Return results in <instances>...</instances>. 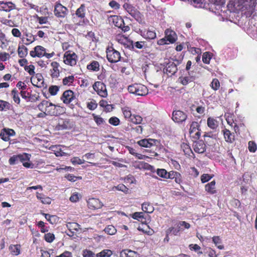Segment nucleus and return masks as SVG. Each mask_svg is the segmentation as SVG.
<instances>
[{"mask_svg": "<svg viewBox=\"0 0 257 257\" xmlns=\"http://www.w3.org/2000/svg\"><path fill=\"white\" fill-rule=\"evenodd\" d=\"M143 118L142 116L138 114H133L132 118L130 120V122L136 124H141Z\"/></svg>", "mask_w": 257, "mask_h": 257, "instance_id": "obj_41", "label": "nucleus"}, {"mask_svg": "<svg viewBox=\"0 0 257 257\" xmlns=\"http://www.w3.org/2000/svg\"><path fill=\"white\" fill-rule=\"evenodd\" d=\"M114 188L118 191H121L125 194L128 193V189L123 184H119L117 186L113 187V189Z\"/></svg>", "mask_w": 257, "mask_h": 257, "instance_id": "obj_55", "label": "nucleus"}, {"mask_svg": "<svg viewBox=\"0 0 257 257\" xmlns=\"http://www.w3.org/2000/svg\"><path fill=\"white\" fill-rule=\"evenodd\" d=\"M224 116L227 123L230 125H232L233 123V115L229 113H227L225 114Z\"/></svg>", "mask_w": 257, "mask_h": 257, "instance_id": "obj_60", "label": "nucleus"}, {"mask_svg": "<svg viewBox=\"0 0 257 257\" xmlns=\"http://www.w3.org/2000/svg\"><path fill=\"white\" fill-rule=\"evenodd\" d=\"M87 205L90 209H97L101 208L103 203L98 199L92 198L88 200Z\"/></svg>", "mask_w": 257, "mask_h": 257, "instance_id": "obj_16", "label": "nucleus"}, {"mask_svg": "<svg viewBox=\"0 0 257 257\" xmlns=\"http://www.w3.org/2000/svg\"><path fill=\"white\" fill-rule=\"evenodd\" d=\"M207 126L212 130H215L218 126V121L214 117H209L207 121Z\"/></svg>", "mask_w": 257, "mask_h": 257, "instance_id": "obj_28", "label": "nucleus"}, {"mask_svg": "<svg viewBox=\"0 0 257 257\" xmlns=\"http://www.w3.org/2000/svg\"><path fill=\"white\" fill-rule=\"evenodd\" d=\"M142 209L144 212L148 213H151L154 210L153 206L149 203H144L142 205Z\"/></svg>", "mask_w": 257, "mask_h": 257, "instance_id": "obj_37", "label": "nucleus"}, {"mask_svg": "<svg viewBox=\"0 0 257 257\" xmlns=\"http://www.w3.org/2000/svg\"><path fill=\"white\" fill-rule=\"evenodd\" d=\"M54 104L47 100H43L38 105V109L42 112H47L48 114L54 115L55 111L49 110L50 107H54Z\"/></svg>", "mask_w": 257, "mask_h": 257, "instance_id": "obj_7", "label": "nucleus"}, {"mask_svg": "<svg viewBox=\"0 0 257 257\" xmlns=\"http://www.w3.org/2000/svg\"><path fill=\"white\" fill-rule=\"evenodd\" d=\"M71 162L73 165H76V164L81 165V164H83L85 162V160L80 159L78 157H73L71 159Z\"/></svg>", "mask_w": 257, "mask_h": 257, "instance_id": "obj_64", "label": "nucleus"}, {"mask_svg": "<svg viewBox=\"0 0 257 257\" xmlns=\"http://www.w3.org/2000/svg\"><path fill=\"white\" fill-rule=\"evenodd\" d=\"M209 3L210 9L216 14H219V11H221L222 8L224 7V0H209Z\"/></svg>", "mask_w": 257, "mask_h": 257, "instance_id": "obj_6", "label": "nucleus"}, {"mask_svg": "<svg viewBox=\"0 0 257 257\" xmlns=\"http://www.w3.org/2000/svg\"><path fill=\"white\" fill-rule=\"evenodd\" d=\"M106 56L107 60L111 63H116L119 61L120 55L118 51L115 50L112 47H108L106 49Z\"/></svg>", "mask_w": 257, "mask_h": 257, "instance_id": "obj_4", "label": "nucleus"}, {"mask_svg": "<svg viewBox=\"0 0 257 257\" xmlns=\"http://www.w3.org/2000/svg\"><path fill=\"white\" fill-rule=\"evenodd\" d=\"M248 148L250 152L254 153L257 149L256 144L253 141H249L248 143Z\"/></svg>", "mask_w": 257, "mask_h": 257, "instance_id": "obj_59", "label": "nucleus"}, {"mask_svg": "<svg viewBox=\"0 0 257 257\" xmlns=\"http://www.w3.org/2000/svg\"><path fill=\"white\" fill-rule=\"evenodd\" d=\"M211 59V54L206 52L203 53L202 55V61L204 63L209 64Z\"/></svg>", "mask_w": 257, "mask_h": 257, "instance_id": "obj_47", "label": "nucleus"}, {"mask_svg": "<svg viewBox=\"0 0 257 257\" xmlns=\"http://www.w3.org/2000/svg\"><path fill=\"white\" fill-rule=\"evenodd\" d=\"M45 215V218L50 222L51 224H54L56 222L57 217L55 215H50L48 214H43Z\"/></svg>", "mask_w": 257, "mask_h": 257, "instance_id": "obj_52", "label": "nucleus"}, {"mask_svg": "<svg viewBox=\"0 0 257 257\" xmlns=\"http://www.w3.org/2000/svg\"><path fill=\"white\" fill-rule=\"evenodd\" d=\"M157 174L160 177L165 179H172L174 178L173 175L174 172H168L165 169H158L157 170Z\"/></svg>", "mask_w": 257, "mask_h": 257, "instance_id": "obj_23", "label": "nucleus"}, {"mask_svg": "<svg viewBox=\"0 0 257 257\" xmlns=\"http://www.w3.org/2000/svg\"><path fill=\"white\" fill-rule=\"evenodd\" d=\"M30 55L32 57L45 56L47 58H50L54 56V53H47L46 52L45 48L41 46H37L34 48V50L30 51Z\"/></svg>", "mask_w": 257, "mask_h": 257, "instance_id": "obj_2", "label": "nucleus"}, {"mask_svg": "<svg viewBox=\"0 0 257 257\" xmlns=\"http://www.w3.org/2000/svg\"><path fill=\"white\" fill-rule=\"evenodd\" d=\"M133 166L135 168L140 170H149L151 168L150 165L143 161H136L133 163Z\"/></svg>", "mask_w": 257, "mask_h": 257, "instance_id": "obj_24", "label": "nucleus"}, {"mask_svg": "<svg viewBox=\"0 0 257 257\" xmlns=\"http://www.w3.org/2000/svg\"><path fill=\"white\" fill-rule=\"evenodd\" d=\"M177 227L180 230H183L184 229H188L190 228V224L185 221H180L177 225Z\"/></svg>", "mask_w": 257, "mask_h": 257, "instance_id": "obj_53", "label": "nucleus"}, {"mask_svg": "<svg viewBox=\"0 0 257 257\" xmlns=\"http://www.w3.org/2000/svg\"><path fill=\"white\" fill-rule=\"evenodd\" d=\"M93 89L97 94L102 97H106L107 95L106 86L101 82L97 81L93 85Z\"/></svg>", "mask_w": 257, "mask_h": 257, "instance_id": "obj_5", "label": "nucleus"}, {"mask_svg": "<svg viewBox=\"0 0 257 257\" xmlns=\"http://www.w3.org/2000/svg\"><path fill=\"white\" fill-rule=\"evenodd\" d=\"M122 111L124 118L130 121L133 115L132 113L131 108L125 106L122 108Z\"/></svg>", "mask_w": 257, "mask_h": 257, "instance_id": "obj_32", "label": "nucleus"}, {"mask_svg": "<svg viewBox=\"0 0 257 257\" xmlns=\"http://www.w3.org/2000/svg\"><path fill=\"white\" fill-rule=\"evenodd\" d=\"M224 139L228 143L231 144L235 141V136L233 133H231L229 130L224 128L222 130Z\"/></svg>", "mask_w": 257, "mask_h": 257, "instance_id": "obj_18", "label": "nucleus"}, {"mask_svg": "<svg viewBox=\"0 0 257 257\" xmlns=\"http://www.w3.org/2000/svg\"><path fill=\"white\" fill-rule=\"evenodd\" d=\"M210 85L212 89L216 91L220 87V82L217 79L214 78L212 80Z\"/></svg>", "mask_w": 257, "mask_h": 257, "instance_id": "obj_46", "label": "nucleus"}, {"mask_svg": "<svg viewBox=\"0 0 257 257\" xmlns=\"http://www.w3.org/2000/svg\"><path fill=\"white\" fill-rule=\"evenodd\" d=\"M187 118V115L180 110L174 111L172 113L173 120L177 123L184 121Z\"/></svg>", "mask_w": 257, "mask_h": 257, "instance_id": "obj_11", "label": "nucleus"}, {"mask_svg": "<svg viewBox=\"0 0 257 257\" xmlns=\"http://www.w3.org/2000/svg\"><path fill=\"white\" fill-rule=\"evenodd\" d=\"M165 37L169 43H174L177 40L176 33L172 30L167 29L165 31Z\"/></svg>", "mask_w": 257, "mask_h": 257, "instance_id": "obj_19", "label": "nucleus"}, {"mask_svg": "<svg viewBox=\"0 0 257 257\" xmlns=\"http://www.w3.org/2000/svg\"><path fill=\"white\" fill-rule=\"evenodd\" d=\"M51 65L52 68L51 69V76L52 77H58L59 76V64L56 62H53Z\"/></svg>", "mask_w": 257, "mask_h": 257, "instance_id": "obj_27", "label": "nucleus"}, {"mask_svg": "<svg viewBox=\"0 0 257 257\" xmlns=\"http://www.w3.org/2000/svg\"><path fill=\"white\" fill-rule=\"evenodd\" d=\"M16 9L15 5L12 2H0V11L10 12Z\"/></svg>", "mask_w": 257, "mask_h": 257, "instance_id": "obj_22", "label": "nucleus"}, {"mask_svg": "<svg viewBox=\"0 0 257 257\" xmlns=\"http://www.w3.org/2000/svg\"><path fill=\"white\" fill-rule=\"evenodd\" d=\"M238 3L243 5L247 9H257V0H237Z\"/></svg>", "mask_w": 257, "mask_h": 257, "instance_id": "obj_14", "label": "nucleus"}, {"mask_svg": "<svg viewBox=\"0 0 257 257\" xmlns=\"http://www.w3.org/2000/svg\"><path fill=\"white\" fill-rule=\"evenodd\" d=\"M200 125L199 123L196 121H193L190 124L189 134L192 138L197 140L201 135L200 130H199Z\"/></svg>", "mask_w": 257, "mask_h": 257, "instance_id": "obj_8", "label": "nucleus"}, {"mask_svg": "<svg viewBox=\"0 0 257 257\" xmlns=\"http://www.w3.org/2000/svg\"><path fill=\"white\" fill-rule=\"evenodd\" d=\"M74 93L72 90H68L65 91L63 92L62 96L61 97V99L65 104H68L70 103L74 99Z\"/></svg>", "mask_w": 257, "mask_h": 257, "instance_id": "obj_17", "label": "nucleus"}, {"mask_svg": "<svg viewBox=\"0 0 257 257\" xmlns=\"http://www.w3.org/2000/svg\"><path fill=\"white\" fill-rule=\"evenodd\" d=\"M105 233L109 235H113L116 232V229L113 225L107 226L104 229Z\"/></svg>", "mask_w": 257, "mask_h": 257, "instance_id": "obj_43", "label": "nucleus"}, {"mask_svg": "<svg viewBox=\"0 0 257 257\" xmlns=\"http://www.w3.org/2000/svg\"><path fill=\"white\" fill-rule=\"evenodd\" d=\"M112 254V252L110 249H104L97 253L96 257H110Z\"/></svg>", "mask_w": 257, "mask_h": 257, "instance_id": "obj_42", "label": "nucleus"}, {"mask_svg": "<svg viewBox=\"0 0 257 257\" xmlns=\"http://www.w3.org/2000/svg\"><path fill=\"white\" fill-rule=\"evenodd\" d=\"M81 195L77 192L73 193L70 197V200L72 202H76L80 198H81Z\"/></svg>", "mask_w": 257, "mask_h": 257, "instance_id": "obj_54", "label": "nucleus"}, {"mask_svg": "<svg viewBox=\"0 0 257 257\" xmlns=\"http://www.w3.org/2000/svg\"><path fill=\"white\" fill-rule=\"evenodd\" d=\"M71 127L70 122L67 119H61L59 121L57 129L59 130L67 129Z\"/></svg>", "mask_w": 257, "mask_h": 257, "instance_id": "obj_29", "label": "nucleus"}, {"mask_svg": "<svg viewBox=\"0 0 257 257\" xmlns=\"http://www.w3.org/2000/svg\"><path fill=\"white\" fill-rule=\"evenodd\" d=\"M140 35L146 39H154L156 37V33L154 30L151 29H139Z\"/></svg>", "mask_w": 257, "mask_h": 257, "instance_id": "obj_15", "label": "nucleus"}, {"mask_svg": "<svg viewBox=\"0 0 257 257\" xmlns=\"http://www.w3.org/2000/svg\"><path fill=\"white\" fill-rule=\"evenodd\" d=\"M97 106V104L94 100L87 102V107L90 110H94Z\"/></svg>", "mask_w": 257, "mask_h": 257, "instance_id": "obj_56", "label": "nucleus"}, {"mask_svg": "<svg viewBox=\"0 0 257 257\" xmlns=\"http://www.w3.org/2000/svg\"><path fill=\"white\" fill-rule=\"evenodd\" d=\"M77 61V56L72 51H67L63 56V62L65 64L70 66H74Z\"/></svg>", "mask_w": 257, "mask_h": 257, "instance_id": "obj_3", "label": "nucleus"}, {"mask_svg": "<svg viewBox=\"0 0 257 257\" xmlns=\"http://www.w3.org/2000/svg\"><path fill=\"white\" fill-rule=\"evenodd\" d=\"M67 9L60 3L55 6L54 14L57 17L64 18L67 14Z\"/></svg>", "mask_w": 257, "mask_h": 257, "instance_id": "obj_10", "label": "nucleus"}, {"mask_svg": "<svg viewBox=\"0 0 257 257\" xmlns=\"http://www.w3.org/2000/svg\"><path fill=\"white\" fill-rule=\"evenodd\" d=\"M44 238L48 242H52L55 239V235L51 233H47L45 234Z\"/></svg>", "mask_w": 257, "mask_h": 257, "instance_id": "obj_62", "label": "nucleus"}, {"mask_svg": "<svg viewBox=\"0 0 257 257\" xmlns=\"http://www.w3.org/2000/svg\"><path fill=\"white\" fill-rule=\"evenodd\" d=\"M74 80V77L73 75H70L68 77H66L63 79V84L64 85H71Z\"/></svg>", "mask_w": 257, "mask_h": 257, "instance_id": "obj_44", "label": "nucleus"}, {"mask_svg": "<svg viewBox=\"0 0 257 257\" xmlns=\"http://www.w3.org/2000/svg\"><path fill=\"white\" fill-rule=\"evenodd\" d=\"M36 197L43 204H49L51 202V199L49 197H46L44 195L38 192L36 193Z\"/></svg>", "mask_w": 257, "mask_h": 257, "instance_id": "obj_33", "label": "nucleus"}, {"mask_svg": "<svg viewBox=\"0 0 257 257\" xmlns=\"http://www.w3.org/2000/svg\"><path fill=\"white\" fill-rule=\"evenodd\" d=\"M16 133L13 129L4 128L2 130L0 133V138L4 141H9L10 137L14 136Z\"/></svg>", "mask_w": 257, "mask_h": 257, "instance_id": "obj_12", "label": "nucleus"}, {"mask_svg": "<svg viewBox=\"0 0 257 257\" xmlns=\"http://www.w3.org/2000/svg\"><path fill=\"white\" fill-rule=\"evenodd\" d=\"M120 257H140V256L138 253L135 251L124 249L120 252Z\"/></svg>", "mask_w": 257, "mask_h": 257, "instance_id": "obj_26", "label": "nucleus"}, {"mask_svg": "<svg viewBox=\"0 0 257 257\" xmlns=\"http://www.w3.org/2000/svg\"><path fill=\"white\" fill-rule=\"evenodd\" d=\"M76 15L80 18H84L85 17V7L83 5L78 8L76 12Z\"/></svg>", "mask_w": 257, "mask_h": 257, "instance_id": "obj_48", "label": "nucleus"}, {"mask_svg": "<svg viewBox=\"0 0 257 257\" xmlns=\"http://www.w3.org/2000/svg\"><path fill=\"white\" fill-rule=\"evenodd\" d=\"M195 77L192 75L190 72H188V75L182 76L179 78V82L183 85H186L188 83L193 81Z\"/></svg>", "mask_w": 257, "mask_h": 257, "instance_id": "obj_25", "label": "nucleus"}, {"mask_svg": "<svg viewBox=\"0 0 257 257\" xmlns=\"http://www.w3.org/2000/svg\"><path fill=\"white\" fill-rule=\"evenodd\" d=\"M11 107V105L9 102L0 100V111L9 110Z\"/></svg>", "mask_w": 257, "mask_h": 257, "instance_id": "obj_39", "label": "nucleus"}, {"mask_svg": "<svg viewBox=\"0 0 257 257\" xmlns=\"http://www.w3.org/2000/svg\"><path fill=\"white\" fill-rule=\"evenodd\" d=\"M67 227L69 230H74L76 231L79 230L80 229V225L75 222H69L67 224Z\"/></svg>", "mask_w": 257, "mask_h": 257, "instance_id": "obj_49", "label": "nucleus"}, {"mask_svg": "<svg viewBox=\"0 0 257 257\" xmlns=\"http://www.w3.org/2000/svg\"><path fill=\"white\" fill-rule=\"evenodd\" d=\"M18 55L20 58H24L28 54V49L24 46H19L18 50Z\"/></svg>", "mask_w": 257, "mask_h": 257, "instance_id": "obj_38", "label": "nucleus"}, {"mask_svg": "<svg viewBox=\"0 0 257 257\" xmlns=\"http://www.w3.org/2000/svg\"><path fill=\"white\" fill-rule=\"evenodd\" d=\"M92 116H93L94 120L98 125L103 124L105 123V120L100 116L95 115L94 114H93Z\"/></svg>", "mask_w": 257, "mask_h": 257, "instance_id": "obj_50", "label": "nucleus"}, {"mask_svg": "<svg viewBox=\"0 0 257 257\" xmlns=\"http://www.w3.org/2000/svg\"><path fill=\"white\" fill-rule=\"evenodd\" d=\"M108 122L110 124H111L113 125L117 126V125H119V124L120 123V120H119V118H117V117L113 116V117H110L109 119Z\"/></svg>", "mask_w": 257, "mask_h": 257, "instance_id": "obj_57", "label": "nucleus"}, {"mask_svg": "<svg viewBox=\"0 0 257 257\" xmlns=\"http://www.w3.org/2000/svg\"><path fill=\"white\" fill-rule=\"evenodd\" d=\"M127 89L129 92L136 95L144 96L148 93L147 87L142 84L135 83L129 85Z\"/></svg>", "mask_w": 257, "mask_h": 257, "instance_id": "obj_1", "label": "nucleus"}, {"mask_svg": "<svg viewBox=\"0 0 257 257\" xmlns=\"http://www.w3.org/2000/svg\"><path fill=\"white\" fill-rule=\"evenodd\" d=\"M212 241L215 244L216 246L219 249H224V246L221 244L222 240L218 236H215L212 237Z\"/></svg>", "mask_w": 257, "mask_h": 257, "instance_id": "obj_36", "label": "nucleus"}, {"mask_svg": "<svg viewBox=\"0 0 257 257\" xmlns=\"http://www.w3.org/2000/svg\"><path fill=\"white\" fill-rule=\"evenodd\" d=\"M158 143L159 142L157 140L152 139H145L138 141V144L140 146L143 147L151 148L154 146H156Z\"/></svg>", "mask_w": 257, "mask_h": 257, "instance_id": "obj_13", "label": "nucleus"}, {"mask_svg": "<svg viewBox=\"0 0 257 257\" xmlns=\"http://www.w3.org/2000/svg\"><path fill=\"white\" fill-rule=\"evenodd\" d=\"M123 8L130 15L136 20H138L140 18V13L132 5L125 3L123 5Z\"/></svg>", "mask_w": 257, "mask_h": 257, "instance_id": "obj_9", "label": "nucleus"}, {"mask_svg": "<svg viewBox=\"0 0 257 257\" xmlns=\"http://www.w3.org/2000/svg\"><path fill=\"white\" fill-rule=\"evenodd\" d=\"M19 162L24 164V162H26L30 159L31 155L24 153L23 154L18 155Z\"/></svg>", "mask_w": 257, "mask_h": 257, "instance_id": "obj_45", "label": "nucleus"}, {"mask_svg": "<svg viewBox=\"0 0 257 257\" xmlns=\"http://www.w3.org/2000/svg\"><path fill=\"white\" fill-rule=\"evenodd\" d=\"M21 246L19 244H12L9 246V249L11 253L13 255H18L20 253Z\"/></svg>", "mask_w": 257, "mask_h": 257, "instance_id": "obj_34", "label": "nucleus"}, {"mask_svg": "<svg viewBox=\"0 0 257 257\" xmlns=\"http://www.w3.org/2000/svg\"><path fill=\"white\" fill-rule=\"evenodd\" d=\"M12 95L15 102L17 104H19L20 103V98L19 96L18 91L15 89H13L12 91Z\"/></svg>", "mask_w": 257, "mask_h": 257, "instance_id": "obj_51", "label": "nucleus"}, {"mask_svg": "<svg viewBox=\"0 0 257 257\" xmlns=\"http://www.w3.org/2000/svg\"><path fill=\"white\" fill-rule=\"evenodd\" d=\"M25 70L28 72L30 75L33 76L35 74V66L33 65L25 66Z\"/></svg>", "mask_w": 257, "mask_h": 257, "instance_id": "obj_63", "label": "nucleus"}, {"mask_svg": "<svg viewBox=\"0 0 257 257\" xmlns=\"http://www.w3.org/2000/svg\"><path fill=\"white\" fill-rule=\"evenodd\" d=\"M193 146L194 151L197 153H203L206 150V145L202 141L195 142Z\"/></svg>", "mask_w": 257, "mask_h": 257, "instance_id": "obj_20", "label": "nucleus"}, {"mask_svg": "<svg viewBox=\"0 0 257 257\" xmlns=\"http://www.w3.org/2000/svg\"><path fill=\"white\" fill-rule=\"evenodd\" d=\"M116 40L119 43L124 46H127L128 45L129 41L126 37L121 34H118L116 36Z\"/></svg>", "mask_w": 257, "mask_h": 257, "instance_id": "obj_31", "label": "nucleus"}, {"mask_svg": "<svg viewBox=\"0 0 257 257\" xmlns=\"http://www.w3.org/2000/svg\"><path fill=\"white\" fill-rule=\"evenodd\" d=\"M23 3L25 7H29L31 9L35 10L37 12H39L38 6H35L32 4L30 3L27 0H24Z\"/></svg>", "mask_w": 257, "mask_h": 257, "instance_id": "obj_58", "label": "nucleus"}, {"mask_svg": "<svg viewBox=\"0 0 257 257\" xmlns=\"http://www.w3.org/2000/svg\"><path fill=\"white\" fill-rule=\"evenodd\" d=\"M191 5L196 8L201 7L202 0H188Z\"/></svg>", "mask_w": 257, "mask_h": 257, "instance_id": "obj_61", "label": "nucleus"}, {"mask_svg": "<svg viewBox=\"0 0 257 257\" xmlns=\"http://www.w3.org/2000/svg\"><path fill=\"white\" fill-rule=\"evenodd\" d=\"M165 70L167 73L170 74H173L176 73L177 70V68L176 65L174 63H172L168 64L166 67Z\"/></svg>", "mask_w": 257, "mask_h": 257, "instance_id": "obj_35", "label": "nucleus"}, {"mask_svg": "<svg viewBox=\"0 0 257 257\" xmlns=\"http://www.w3.org/2000/svg\"><path fill=\"white\" fill-rule=\"evenodd\" d=\"M205 190L209 194H213L216 193L215 181H212L207 184L205 186Z\"/></svg>", "mask_w": 257, "mask_h": 257, "instance_id": "obj_30", "label": "nucleus"}, {"mask_svg": "<svg viewBox=\"0 0 257 257\" xmlns=\"http://www.w3.org/2000/svg\"><path fill=\"white\" fill-rule=\"evenodd\" d=\"M31 80L33 84L38 87L41 86L44 82L43 76L39 73L33 75L32 76Z\"/></svg>", "mask_w": 257, "mask_h": 257, "instance_id": "obj_21", "label": "nucleus"}, {"mask_svg": "<svg viewBox=\"0 0 257 257\" xmlns=\"http://www.w3.org/2000/svg\"><path fill=\"white\" fill-rule=\"evenodd\" d=\"M87 69L94 71H97L99 69V64L97 61H93L89 65H87Z\"/></svg>", "mask_w": 257, "mask_h": 257, "instance_id": "obj_40", "label": "nucleus"}]
</instances>
